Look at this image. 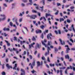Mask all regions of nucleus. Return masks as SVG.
<instances>
[{
    "instance_id": "30",
    "label": "nucleus",
    "mask_w": 75,
    "mask_h": 75,
    "mask_svg": "<svg viewBox=\"0 0 75 75\" xmlns=\"http://www.w3.org/2000/svg\"><path fill=\"white\" fill-rule=\"evenodd\" d=\"M66 67H59V69H65Z\"/></svg>"
},
{
    "instance_id": "51",
    "label": "nucleus",
    "mask_w": 75,
    "mask_h": 75,
    "mask_svg": "<svg viewBox=\"0 0 75 75\" xmlns=\"http://www.w3.org/2000/svg\"><path fill=\"white\" fill-rule=\"evenodd\" d=\"M29 57L30 59H33V57H32V56L31 55H29Z\"/></svg>"
},
{
    "instance_id": "64",
    "label": "nucleus",
    "mask_w": 75,
    "mask_h": 75,
    "mask_svg": "<svg viewBox=\"0 0 75 75\" xmlns=\"http://www.w3.org/2000/svg\"><path fill=\"white\" fill-rule=\"evenodd\" d=\"M70 75H74V73L73 72L72 73H70Z\"/></svg>"
},
{
    "instance_id": "58",
    "label": "nucleus",
    "mask_w": 75,
    "mask_h": 75,
    "mask_svg": "<svg viewBox=\"0 0 75 75\" xmlns=\"http://www.w3.org/2000/svg\"><path fill=\"white\" fill-rule=\"evenodd\" d=\"M70 40L71 42H73V43H74V40H72V39H70Z\"/></svg>"
},
{
    "instance_id": "35",
    "label": "nucleus",
    "mask_w": 75,
    "mask_h": 75,
    "mask_svg": "<svg viewBox=\"0 0 75 75\" xmlns=\"http://www.w3.org/2000/svg\"><path fill=\"white\" fill-rule=\"evenodd\" d=\"M32 13H37V11L35 10L34 9L32 10Z\"/></svg>"
},
{
    "instance_id": "41",
    "label": "nucleus",
    "mask_w": 75,
    "mask_h": 75,
    "mask_svg": "<svg viewBox=\"0 0 75 75\" xmlns=\"http://www.w3.org/2000/svg\"><path fill=\"white\" fill-rule=\"evenodd\" d=\"M22 21H23V18H21L19 19V21L20 23H21V22H22Z\"/></svg>"
},
{
    "instance_id": "32",
    "label": "nucleus",
    "mask_w": 75,
    "mask_h": 75,
    "mask_svg": "<svg viewBox=\"0 0 75 75\" xmlns=\"http://www.w3.org/2000/svg\"><path fill=\"white\" fill-rule=\"evenodd\" d=\"M55 65V64H52L51 63H50V66L51 67H54Z\"/></svg>"
},
{
    "instance_id": "48",
    "label": "nucleus",
    "mask_w": 75,
    "mask_h": 75,
    "mask_svg": "<svg viewBox=\"0 0 75 75\" xmlns=\"http://www.w3.org/2000/svg\"><path fill=\"white\" fill-rule=\"evenodd\" d=\"M12 8H14V6H15V4H12Z\"/></svg>"
},
{
    "instance_id": "1",
    "label": "nucleus",
    "mask_w": 75,
    "mask_h": 75,
    "mask_svg": "<svg viewBox=\"0 0 75 75\" xmlns=\"http://www.w3.org/2000/svg\"><path fill=\"white\" fill-rule=\"evenodd\" d=\"M41 42L43 45H44L45 47H48V45H50L51 44V41H48V45H47V44H45V43H44V42H43V41L42 40L41 41ZM47 48H48V47H47Z\"/></svg>"
},
{
    "instance_id": "50",
    "label": "nucleus",
    "mask_w": 75,
    "mask_h": 75,
    "mask_svg": "<svg viewBox=\"0 0 75 75\" xmlns=\"http://www.w3.org/2000/svg\"><path fill=\"white\" fill-rule=\"evenodd\" d=\"M3 47L4 48V50H6V45H4L3 46Z\"/></svg>"
},
{
    "instance_id": "47",
    "label": "nucleus",
    "mask_w": 75,
    "mask_h": 75,
    "mask_svg": "<svg viewBox=\"0 0 75 75\" xmlns=\"http://www.w3.org/2000/svg\"><path fill=\"white\" fill-rule=\"evenodd\" d=\"M17 37H14V39H13V40H14V41H17Z\"/></svg>"
},
{
    "instance_id": "34",
    "label": "nucleus",
    "mask_w": 75,
    "mask_h": 75,
    "mask_svg": "<svg viewBox=\"0 0 75 75\" xmlns=\"http://www.w3.org/2000/svg\"><path fill=\"white\" fill-rule=\"evenodd\" d=\"M67 21L68 23H71V20H69V19H67Z\"/></svg>"
},
{
    "instance_id": "23",
    "label": "nucleus",
    "mask_w": 75,
    "mask_h": 75,
    "mask_svg": "<svg viewBox=\"0 0 75 75\" xmlns=\"http://www.w3.org/2000/svg\"><path fill=\"white\" fill-rule=\"evenodd\" d=\"M65 58H68V59H69V54H67V55L65 56Z\"/></svg>"
},
{
    "instance_id": "53",
    "label": "nucleus",
    "mask_w": 75,
    "mask_h": 75,
    "mask_svg": "<svg viewBox=\"0 0 75 75\" xmlns=\"http://www.w3.org/2000/svg\"><path fill=\"white\" fill-rule=\"evenodd\" d=\"M74 6H71L70 7V8L71 10H73V9H74Z\"/></svg>"
},
{
    "instance_id": "39",
    "label": "nucleus",
    "mask_w": 75,
    "mask_h": 75,
    "mask_svg": "<svg viewBox=\"0 0 75 75\" xmlns=\"http://www.w3.org/2000/svg\"><path fill=\"white\" fill-rule=\"evenodd\" d=\"M37 47L38 48H40V45H39V44L38 43H37Z\"/></svg>"
},
{
    "instance_id": "36",
    "label": "nucleus",
    "mask_w": 75,
    "mask_h": 75,
    "mask_svg": "<svg viewBox=\"0 0 75 75\" xmlns=\"http://www.w3.org/2000/svg\"><path fill=\"white\" fill-rule=\"evenodd\" d=\"M54 50H55V54H56V53H57L56 52L58 51V50L57 48H56V47L54 48Z\"/></svg>"
},
{
    "instance_id": "17",
    "label": "nucleus",
    "mask_w": 75,
    "mask_h": 75,
    "mask_svg": "<svg viewBox=\"0 0 75 75\" xmlns=\"http://www.w3.org/2000/svg\"><path fill=\"white\" fill-rule=\"evenodd\" d=\"M17 64L16 63L15 64V66L14 67L13 69H15V70H16V67H17Z\"/></svg>"
},
{
    "instance_id": "29",
    "label": "nucleus",
    "mask_w": 75,
    "mask_h": 75,
    "mask_svg": "<svg viewBox=\"0 0 75 75\" xmlns=\"http://www.w3.org/2000/svg\"><path fill=\"white\" fill-rule=\"evenodd\" d=\"M31 72L32 74H34L35 73H36L37 72V71H36L34 70H33V71H31Z\"/></svg>"
},
{
    "instance_id": "38",
    "label": "nucleus",
    "mask_w": 75,
    "mask_h": 75,
    "mask_svg": "<svg viewBox=\"0 0 75 75\" xmlns=\"http://www.w3.org/2000/svg\"><path fill=\"white\" fill-rule=\"evenodd\" d=\"M58 33L59 34H61V30H58Z\"/></svg>"
},
{
    "instance_id": "54",
    "label": "nucleus",
    "mask_w": 75,
    "mask_h": 75,
    "mask_svg": "<svg viewBox=\"0 0 75 75\" xmlns=\"http://www.w3.org/2000/svg\"><path fill=\"white\" fill-rule=\"evenodd\" d=\"M3 5L5 7H7V4H4Z\"/></svg>"
},
{
    "instance_id": "57",
    "label": "nucleus",
    "mask_w": 75,
    "mask_h": 75,
    "mask_svg": "<svg viewBox=\"0 0 75 75\" xmlns=\"http://www.w3.org/2000/svg\"><path fill=\"white\" fill-rule=\"evenodd\" d=\"M13 27H15V28L16 29V28H17V26H16V25H15V24L13 25Z\"/></svg>"
},
{
    "instance_id": "2",
    "label": "nucleus",
    "mask_w": 75,
    "mask_h": 75,
    "mask_svg": "<svg viewBox=\"0 0 75 75\" xmlns=\"http://www.w3.org/2000/svg\"><path fill=\"white\" fill-rule=\"evenodd\" d=\"M27 17H30L31 19H35V18H36L37 17V15H34L30 16L29 15H28L27 16Z\"/></svg>"
},
{
    "instance_id": "37",
    "label": "nucleus",
    "mask_w": 75,
    "mask_h": 75,
    "mask_svg": "<svg viewBox=\"0 0 75 75\" xmlns=\"http://www.w3.org/2000/svg\"><path fill=\"white\" fill-rule=\"evenodd\" d=\"M6 72L4 71H3L1 72V75H6Z\"/></svg>"
},
{
    "instance_id": "22",
    "label": "nucleus",
    "mask_w": 75,
    "mask_h": 75,
    "mask_svg": "<svg viewBox=\"0 0 75 75\" xmlns=\"http://www.w3.org/2000/svg\"><path fill=\"white\" fill-rule=\"evenodd\" d=\"M0 16L1 17H3V18H5V20H6V16L4 14H1Z\"/></svg>"
},
{
    "instance_id": "26",
    "label": "nucleus",
    "mask_w": 75,
    "mask_h": 75,
    "mask_svg": "<svg viewBox=\"0 0 75 75\" xmlns=\"http://www.w3.org/2000/svg\"><path fill=\"white\" fill-rule=\"evenodd\" d=\"M40 8H41V11H44V6H42V7H40Z\"/></svg>"
},
{
    "instance_id": "44",
    "label": "nucleus",
    "mask_w": 75,
    "mask_h": 75,
    "mask_svg": "<svg viewBox=\"0 0 75 75\" xmlns=\"http://www.w3.org/2000/svg\"><path fill=\"white\" fill-rule=\"evenodd\" d=\"M57 6H61V4L59 3H57Z\"/></svg>"
},
{
    "instance_id": "24",
    "label": "nucleus",
    "mask_w": 75,
    "mask_h": 75,
    "mask_svg": "<svg viewBox=\"0 0 75 75\" xmlns=\"http://www.w3.org/2000/svg\"><path fill=\"white\" fill-rule=\"evenodd\" d=\"M46 17L47 18V17L48 16H51V15L50 14H48L47 13H46Z\"/></svg>"
},
{
    "instance_id": "7",
    "label": "nucleus",
    "mask_w": 75,
    "mask_h": 75,
    "mask_svg": "<svg viewBox=\"0 0 75 75\" xmlns=\"http://www.w3.org/2000/svg\"><path fill=\"white\" fill-rule=\"evenodd\" d=\"M21 71L22 72V73H21V75H25V72L24 69H21Z\"/></svg>"
},
{
    "instance_id": "10",
    "label": "nucleus",
    "mask_w": 75,
    "mask_h": 75,
    "mask_svg": "<svg viewBox=\"0 0 75 75\" xmlns=\"http://www.w3.org/2000/svg\"><path fill=\"white\" fill-rule=\"evenodd\" d=\"M34 66H35V60L34 61L32 64L31 65V69H33V67H34Z\"/></svg>"
},
{
    "instance_id": "21",
    "label": "nucleus",
    "mask_w": 75,
    "mask_h": 75,
    "mask_svg": "<svg viewBox=\"0 0 75 75\" xmlns=\"http://www.w3.org/2000/svg\"><path fill=\"white\" fill-rule=\"evenodd\" d=\"M15 21L17 25H19V24H18V23L17 19H16L15 20Z\"/></svg>"
},
{
    "instance_id": "11",
    "label": "nucleus",
    "mask_w": 75,
    "mask_h": 75,
    "mask_svg": "<svg viewBox=\"0 0 75 75\" xmlns=\"http://www.w3.org/2000/svg\"><path fill=\"white\" fill-rule=\"evenodd\" d=\"M6 67L8 68V69H10V68H12V67L11 66H9V65L8 64H6Z\"/></svg>"
},
{
    "instance_id": "46",
    "label": "nucleus",
    "mask_w": 75,
    "mask_h": 75,
    "mask_svg": "<svg viewBox=\"0 0 75 75\" xmlns=\"http://www.w3.org/2000/svg\"><path fill=\"white\" fill-rule=\"evenodd\" d=\"M21 6H22V7H24L25 6V4H24L23 3H22L21 4Z\"/></svg>"
},
{
    "instance_id": "56",
    "label": "nucleus",
    "mask_w": 75,
    "mask_h": 75,
    "mask_svg": "<svg viewBox=\"0 0 75 75\" xmlns=\"http://www.w3.org/2000/svg\"><path fill=\"white\" fill-rule=\"evenodd\" d=\"M58 11H57V12H56L55 13V15H57L58 13Z\"/></svg>"
},
{
    "instance_id": "20",
    "label": "nucleus",
    "mask_w": 75,
    "mask_h": 75,
    "mask_svg": "<svg viewBox=\"0 0 75 75\" xmlns=\"http://www.w3.org/2000/svg\"><path fill=\"white\" fill-rule=\"evenodd\" d=\"M41 2L42 3L43 5H45V0H42Z\"/></svg>"
},
{
    "instance_id": "27",
    "label": "nucleus",
    "mask_w": 75,
    "mask_h": 75,
    "mask_svg": "<svg viewBox=\"0 0 75 75\" xmlns=\"http://www.w3.org/2000/svg\"><path fill=\"white\" fill-rule=\"evenodd\" d=\"M9 25L11 27H13V23L12 22H10L9 23Z\"/></svg>"
},
{
    "instance_id": "19",
    "label": "nucleus",
    "mask_w": 75,
    "mask_h": 75,
    "mask_svg": "<svg viewBox=\"0 0 75 75\" xmlns=\"http://www.w3.org/2000/svg\"><path fill=\"white\" fill-rule=\"evenodd\" d=\"M23 14H24V11H23L22 13H20L19 14V16H21V17H22L23 16Z\"/></svg>"
},
{
    "instance_id": "55",
    "label": "nucleus",
    "mask_w": 75,
    "mask_h": 75,
    "mask_svg": "<svg viewBox=\"0 0 75 75\" xmlns=\"http://www.w3.org/2000/svg\"><path fill=\"white\" fill-rule=\"evenodd\" d=\"M60 15L61 17H62L63 16V15H62V13H60Z\"/></svg>"
},
{
    "instance_id": "5",
    "label": "nucleus",
    "mask_w": 75,
    "mask_h": 75,
    "mask_svg": "<svg viewBox=\"0 0 75 75\" xmlns=\"http://www.w3.org/2000/svg\"><path fill=\"white\" fill-rule=\"evenodd\" d=\"M35 42H33V43L31 44L30 45H29V49H30V50H31V47H33V45H35Z\"/></svg>"
},
{
    "instance_id": "13",
    "label": "nucleus",
    "mask_w": 75,
    "mask_h": 75,
    "mask_svg": "<svg viewBox=\"0 0 75 75\" xmlns=\"http://www.w3.org/2000/svg\"><path fill=\"white\" fill-rule=\"evenodd\" d=\"M55 65L56 66L59 67V66H61V63H58L57 62H56Z\"/></svg>"
},
{
    "instance_id": "63",
    "label": "nucleus",
    "mask_w": 75,
    "mask_h": 75,
    "mask_svg": "<svg viewBox=\"0 0 75 75\" xmlns=\"http://www.w3.org/2000/svg\"><path fill=\"white\" fill-rule=\"evenodd\" d=\"M14 20H15V18H13L12 19V21L13 22H14Z\"/></svg>"
},
{
    "instance_id": "12",
    "label": "nucleus",
    "mask_w": 75,
    "mask_h": 75,
    "mask_svg": "<svg viewBox=\"0 0 75 75\" xmlns=\"http://www.w3.org/2000/svg\"><path fill=\"white\" fill-rule=\"evenodd\" d=\"M4 31H10V29L9 28H5L3 29Z\"/></svg>"
},
{
    "instance_id": "31",
    "label": "nucleus",
    "mask_w": 75,
    "mask_h": 75,
    "mask_svg": "<svg viewBox=\"0 0 75 75\" xmlns=\"http://www.w3.org/2000/svg\"><path fill=\"white\" fill-rule=\"evenodd\" d=\"M22 1L23 3H27L28 1L27 0H22Z\"/></svg>"
},
{
    "instance_id": "6",
    "label": "nucleus",
    "mask_w": 75,
    "mask_h": 75,
    "mask_svg": "<svg viewBox=\"0 0 75 75\" xmlns=\"http://www.w3.org/2000/svg\"><path fill=\"white\" fill-rule=\"evenodd\" d=\"M36 38H37V36H35V37L34 36H33L32 38V40L33 41H36Z\"/></svg>"
},
{
    "instance_id": "16",
    "label": "nucleus",
    "mask_w": 75,
    "mask_h": 75,
    "mask_svg": "<svg viewBox=\"0 0 75 75\" xmlns=\"http://www.w3.org/2000/svg\"><path fill=\"white\" fill-rule=\"evenodd\" d=\"M69 50H70V49L69 48H68L67 49L66 52L67 54H68L69 52Z\"/></svg>"
},
{
    "instance_id": "62",
    "label": "nucleus",
    "mask_w": 75,
    "mask_h": 75,
    "mask_svg": "<svg viewBox=\"0 0 75 75\" xmlns=\"http://www.w3.org/2000/svg\"><path fill=\"white\" fill-rule=\"evenodd\" d=\"M35 8L37 10H40L39 8H38V6L35 7Z\"/></svg>"
},
{
    "instance_id": "60",
    "label": "nucleus",
    "mask_w": 75,
    "mask_h": 75,
    "mask_svg": "<svg viewBox=\"0 0 75 75\" xmlns=\"http://www.w3.org/2000/svg\"><path fill=\"white\" fill-rule=\"evenodd\" d=\"M65 73L66 74H68V73H67V69H66L65 71Z\"/></svg>"
},
{
    "instance_id": "3",
    "label": "nucleus",
    "mask_w": 75,
    "mask_h": 75,
    "mask_svg": "<svg viewBox=\"0 0 75 75\" xmlns=\"http://www.w3.org/2000/svg\"><path fill=\"white\" fill-rule=\"evenodd\" d=\"M47 52H46L45 53V56H47L48 55H49V52H50V51H51V49H50V47L47 46Z\"/></svg>"
},
{
    "instance_id": "45",
    "label": "nucleus",
    "mask_w": 75,
    "mask_h": 75,
    "mask_svg": "<svg viewBox=\"0 0 75 75\" xmlns=\"http://www.w3.org/2000/svg\"><path fill=\"white\" fill-rule=\"evenodd\" d=\"M13 51H17V49H16L14 47L13 48Z\"/></svg>"
},
{
    "instance_id": "59",
    "label": "nucleus",
    "mask_w": 75,
    "mask_h": 75,
    "mask_svg": "<svg viewBox=\"0 0 75 75\" xmlns=\"http://www.w3.org/2000/svg\"><path fill=\"white\" fill-rule=\"evenodd\" d=\"M6 62H8V59L7 58L6 59Z\"/></svg>"
},
{
    "instance_id": "15",
    "label": "nucleus",
    "mask_w": 75,
    "mask_h": 75,
    "mask_svg": "<svg viewBox=\"0 0 75 75\" xmlns=\"http://www.w3.org/2000/svg\"><path fill=\"white\" fill-rule=\"evenodd\" d=\"M40 65H41L40 62H37V67H40Z\"/></svg>"
},
{
    "instance_id": "14",
    "label": "nucleus",
    "mask_w": 75,
    "mask_h": 75,
    "mask_svg": "<svg viewBox=\"0 0 75 75\" xmlns=\"http://www.w3.org/2000/svg\"><path fill=\"white\" fill-rule=\"evenodd\" d=\"M18 42H20V44L21 45H23V41L20 40V39H18Z\"/></svg>"
},
{
    "instance_id": "49",
    "label": "nucleus",
    "mask_w": 75,
    "mask_h": 75,
    "mask_svg": "<svg viewBox=\"0 0 75 75\" xmlns=\"http://www.w3.org/2000/svg\"><path fill=\"white\" fill-rule=\"evenodd\" d=\"M41 38H42V39H43L44 38V35H43V34H42V35L40 37Z\"/></svg>"
},
{
    "instance_id": "40",
    "label": "nucleus",
    "mask_w": 75,
    "mask_h": 75,
    "mask_svg": "<svg viewBox=\"0 0 75 75\" xmlns=\"http://www.w3.org/2000/svg\"><path fill=\"white\" fill-rule=\"evenodd\" d=\"M48 30H45V32H44V33L45 34V33H48Z\"/></svg>"
},
{
    "instance_id": "52",
    "label": "nucleus",
    "mask_w": 75,
    "mask_h": 75,
    "mask_svg": "<svg viewBox=\"0 0 75 75\" xmlns=\"http://www.w3.org/2000/svg\"><path fill=\"white\" fill-rule=\"evenodd\" d=\"M60 75H62V70H60Z\"/></svg>"
},
{
    "instance_id": "42",
    "label": "nucleus",
    "mask_w": 75,
    "mask_h": 75,
    "mask_svg": "<svg viewBox=\"0 0 75 75\" xmlns=\"http://www.w3.org/2000/svg\"><path fill=\"white\" fill-rule=\"evenodd\" d=\"M8 50H9L11 52H12L13 51V49L12 48L10 49V48H8Z\"/></svg>"
},
{
    "instance_id": "4",
    "label": "nucleus",
    "mask_w": 75,
    "mask_h": 75,
    "mask_svg": "<svg viewBox=\"0 0 75 75\" xmlns=\"http://www.w3.org/2000/svg\"><path fill=\"white\" fill-rule=\"evenodd\" d=\"M52 34L50 33V34H48L47 35V38L48 40H52Z\"/></svg>"
},
{
    "instance_id": "18",
    "label": "nucleus",
    "mask_w": 75,
    "mask_h": 75,
    "mask_svg": "<svg viewBox=\"0 0 75 75\" xmlns=\"http://www.w3.org/2000/svg\"><path fill=\"white\" fill-rule=\"evenodd\" d=\"M5 41L7 43L8 46H10V44L7 41V40H5Z\"/></svg>"
},
{
    "instance_id": "61",
    "label": "nucleus",
    "mask_w": 75,
    "mask_h": 75,
    "mask_svg": "<svg viewBox=\"0 0 75 75\" xmlns=\"http://www.w3.org/2000/svg\"><path fill=\"white\" fill-rule=\"evenodd\" d=\"M71 50H72L73 51H75V48H73L71 49Z\"/></svg>"
},
{
    "instance_id": "28",
    "label": "nucleus",
    "mask_w": 75,
    "mask_h": 75,
    "mask_svg": "<svg viewBox=\"0 0 75 75\" xmlns=\"http://www.w3.org/2000/svg\"><path fill=\"white\" fill-rule=\"evenodd\" d=\"M40 28L42 29H44V28H45V26H44V25H41L40 26Z\"/></svg>"
},
{
    "instance_id": "43",
    "label": "nucleus",
    "mask_w": 75,
    "mask_h": 75,
    "mask_svg": "<svg viewBox=\"0 0 75 75\" xmlns=\"http://www.w3.org/2000/svg\"><path fill=\"white\" fill-rule=\"evenodd\" d=\"M42 60H44V61H45V57H42Z\"/></svg>"
},
{
    "instance_id": "8",
    "label": "nucleus",
    "mask_w": 75,
    "mask_h": 75,
    "mask_svg": "<svg viewBox=\"0 0 75 75\" xmlns=\"http://www.w3.org/2000/svg\"><path fill=\"white\" fill-rule=\"evenodd\" d=\"M27 30V31H28V29H27V28L26 27H24V28L23 30H22L23 33V34H25V32H24V31H25V30Z\"/></svg>"
},
{
    "instance_id": "25",
    "label": "nucleus",
    "mask_w": 75,
    "mask_h": 75,
    "mask_svg": "<svg viewBox=\"0 0 75 75\" xmlns=\"http://www.w3.org/2000/svg\"><path fill=\"white\" fill-rule=\"evenodd\" d=\"M62 21H64V19L62 18H60V23H61L62 22Z\"/></svg>"
},
{
    "instance_id": "9",
    "label": "nucleus",
    "mask_w": 75,
    "mask_h": 75,
    "mask_svg": "<svg viewBox=\"0 0 75 75\" xmlns=\"http://www.w3.org/2000/svg\"><path fill=\"white\" fill-rule=\"evenodd\" d=\"M59 41H60V42L61 44H62V45H65V42L64 41H61V39H59Z\"/></svg>"
},
{
    "instance_id": "33",
    "label": "nucleus",
    "mask_w": 75,
    "mask_h": 75,
    "mask_svg": "<svg viewBox=\"0 0 75 75\" xmlns=\"http://www.w3.org/2000/svg\"><path fill=\"white\" fill-rule=\"evenodd\" d=\"M4 20H5V18H0V22L1 21H3Z\"/></svg>"
}]
</instances>
